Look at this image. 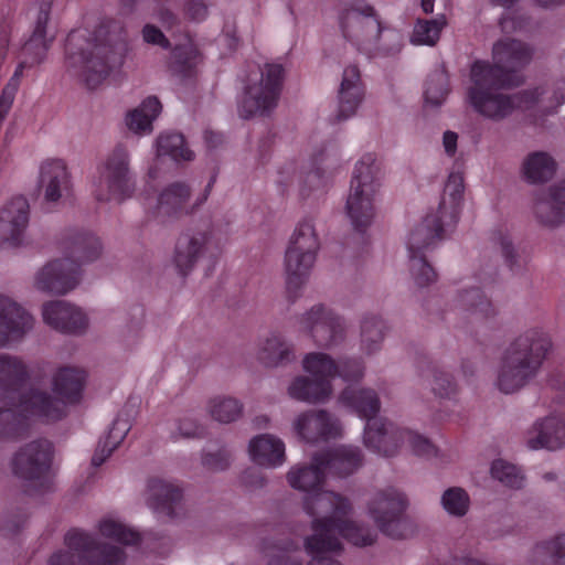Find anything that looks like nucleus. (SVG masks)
I'll return each mask as SVG.
<instances>
[{"label": "nucleus", "instance_id": "nucleus-46", "mask_svg": "<svg viewBox=\"0 0 565 565\" xmlns=\"http://www.w3.org/2000/svg\"><path fill=\"white\" fill-rule=\"evenodd\" d=\"M157 153L159 157L168 156L174 161H190L194 153L190 150L180 134H164L157 139Z\"/></svg>", "mask_w": 565, "mask_h": 565}, {"label": "nucleus", "instance_id": "nucleus-52", "mask_svg": "<svg viewBox=\"0 0 565 565\" xmlns=\"http://www.w3.org/2000/svg\"><path fill=\"white\" fill-rule=\"evenodd\" d=\"M409 271L418 288L427 287L437 280L436 271L420 255L409 257Z\"/></svg>", "mask_w": 565, "mask_h": 565}, {"label": "nucleus", "instance_id": "nucleus-59", "mask_svg": "<svg viewBox=\"0 0 565 565\" xmlns=\"http://www.w3.org/2000/svg\"><path fill=\"white\" fill-rule=\"evenodd\" d=\"M142 38H143L145 42L150 43V44H157V45H160L161 47H168V45H169V42L166 39V36L163 35V33L158 28H156L151 24L145 25V28L142 30Z\"/></svg>", "mask_w": 565, "mask_h": 565}, {"label": "nucleus", "instance_id": "nucleus-26", "mask_svg": "<svg viewBox=\"0 0 565 565\" xmlns=\"http://www.w3.org/2000/svg\"><path fill=\"white\" fill-rule=\"evenodd\" d=\"M493 65L490 66L494 73L504 78H511V73H516L532 58V51L522 42L515 40H501L493 45Z\"/></svg>", "mask_w": 565, "mask_h": 565}, {"label": "nucleus", "instance_id": "nucleus-50", "mask_svg": "<svg viewBox=\"0 0 565 565\" xmlns=\"http://www.w3.org/2000/svg\"><path fill=\"white\" fill-rule=\"evenodd\" d=\"M490 472L493 479L505 487L518 489L523 484L524 478L521 470L502 459L492 462Z\"/></svg>", "mask_w": 565, "mask_h": 565}, {"label": "nucleus", "instance_id": "nucleus-17", "mask_svg": "<svg viewBox=\"0 0 565 565\" xmlns=\"http://www.w3.org/2000/svg\"><path fill=\"white\" fill-rule=\"evenodd\" d=\"M49 20L50 7L49 4H41L38 9L32 34L22 47V60L8 83L9 87L14 86V90H18L25 70L33 68L45 61L46 53L54 40V35L47 31Z\"/></svg>", "mask_w": 565, "mask_h": 565}, {"label": "nucleus", "instance_id": "nucleus-12", "mask_svg": "<svg viewBox=\"0 0 565 565\" xmlns=\"http://www.w3.org/2000/svg\"><path fill=\"white\" fill-rule=\"evenodd\" d=\"M408 508L406 494L393 487L375 492L367 502V515L385 535L406 539L413 533L412 523L404 518Z\"/></svg>", "mask_w": 565, "mask_h": 565}, {"label": "nucleus", "instance_id": "nucleus-18", "mask_svg": "<svg viewBox=\"0 0 565 565\" xmlns=\"http://www.w3.org/2000/svg\"><path fill=\"white\" fill-rule=\"evenodd\" d=\"M53 446L41 439L23 446L12 459L13 473L23 480L47 479L51 472Z\"/></svg>", "mask_w": 565, "mask_h": 565}, {"label": "nucleus", "instance_id": "nucleus-5", "mask_svg": "<svg viewBox=\"0 0 565 565\" xmlns=\"http://www.w3.org/2000/svg\"><path fill=\"white\" fill-rule=\"evenodd\" d=\"M338 25L344 40L370 60L394 56L403 49L402 33L384 23L367 2L347 3L338 13Z\"/></svg>", "mask_w": 565, "mask_h": 565}, {"label": "nucleus", "instance_id": "nucleus-2", "mask_svg": "<svg viewBox=\"0 0 565 565\" xmlns=\"http://www.w3.org/2000/svg\"><path fill=\"white\" fill-rule=\"evenodd\" d=\"M128 52L122 25L105 19L90 35L85 31L68 35L66 66L72 75L95 87L125 64Z\"/></svg>", "mask_w": 565, "mask_h": 565}, {"label": "nucleus", "instance_id": "nucleus-6", "mask_svg": "<svg viewBox=\"0 0 565 565\" xmlns=\"http://www.w3.org/2000/svg\"><path fill=\"white\" fill-rule=\"evenodd\" d=\"M552 349L551 337L542 328L525 330L503 350L494 386L503 394L519 392L535 379Z\"/></svg>", "mask_w": 565, "mask_h": 565}, {"label": "nucleus", "instance_id": "nucleus-60", "mask_svg": "<svg viewBox=\"0 0 565 565\" xmlns=\"http://www.w3.org/2000/svg\"><path fill=\"white\" fill-rule=\"evenodd\" d=\"M186 13L194 21H201L207 15V7L201 0H191L186 4Z\"/></svg>", "mask_w": 565, "mask_h": 565}, {"label": "nucleus", "instance_id": "nucleus-49", "mask_svg": "<svg viewBox=\"0 0 565 565\" xmlns=\"http://www.w3.org/2000/svg\"><path fill=\"white\" fill-rule=\"evenodd\" d=\"M536 557L545 565H565V534H561L534 550Z\"/></svg>", "mask_w": 565, "mask_h": 565}, {"label": "nucleus", "instance_id": "nucleus-20", "mask_svg": "<svg viewBox=\"0 0 565 565\" xmlns=\"http://www.w3.org/2000/svg\"><path fill=\"white\" fill-rule=\"evenodd\" d=\"M295 435L306 444H317L342 435L340 420L324 409H311L298 414L292 420Z\"/></svg>", "mask_w": 565, "mask_h": 565}, {"label": "nucleus", "instance_id": "nucleus-32", "mask_svg": "<svg viewBox=\"0 0 565 565\" xmlns=\"http://www.w3.org/2000/svg\"><path fill=\"white\" fill-rule=\"evenodd\" d=\"M248 454L255 463L275 468L285 462V444L273 435H258L250 439Z\"/></svg>", "mask_w": 565, "mask_h": 565}, {"label": "nucleus", "instance_id": "nucleus-23", "mask_svg": "<svg viewBox=\"0 0 565 565\" xmlns=\"http://www.w3.org/2000/svg\"><path fill=\"white\" fill-rule=\"evenodd\" d=\"M42 318L50 328L66 334H82L88 328V318L78 307L53 300L42 307Z\"/></svg>", "mask_w": 565, "mask_h": 565}, {"label": "nucleus", "instance_id": "nucleus-10", "mask_svg": "<svg viewBox=\"0 0 565 565\" xmlns=\"http://www.w3.org/2000/svg\"><path fill=\"white\" fill-rule=\"evenodd\" d=\"M285 76L284 65L277 62L252 70L246 76L239 99V115L249 118L271 111L278 104Z\"/></svg>", "mask_w": 565, "mask_h": 565}, {"label": "nucleus", "instance_id": "nucleus-53", "mask_svg": "<svg viewBox=\"0 0 565 565\" xmlns=\"http://www.w3.org/2000/svg\"><path fill=\"white\" fill-rule=\"evenodd\" d=\"M426 381L434 394L439 397H450L457 392V385L447 372L433 370Z\"/></svg>", "mask_w": 565, "mask_h": 565}, {"label": "nucleus", "instance_id": "nucleus-55", "mask_svg": "<svg viewBox=\"0 0 565 565\" xmlns=\"http://www.w3.org/2000/svg\"><path fill=\"white\" fill-rule=\"evenodd\" d=\"M231 452L227 449H218L214 452H207L203 457V465L213 471L223 470L228 467Z\"/></svg>", "mask_w": 565, "mask_h": 565}, {"label": "nucleus", "instance_id": "nucleus-14", "mask_svg": "<svg viewBox=\"0 0 565 565\" xmlns=\"http://www.w3.org/2000/svg\"><path fill=\"white\" fill-rule=\"evenodd\" d=\"M223 248L222 239L212 226L182 233L174 245L171 264L181 276H188L205 257H214Z\"/></svg>", "mask_w": 565, "mask_h": 565}, {"label": "nucleus", "instance_id": "nucleus-43", "mask_svg": "<svg viewBox=\"0 0 565 565\" xmlns=\"http://www.w3.org/2000/svg\"><path fill=\"white\" fill-rule=\"evenodd\" d=\"M449 94L448 75L443 68L435 70L427 78L424 87V105L426 108H438Z\"/></svg>", "mask_w": 565, "mask_h": 565}, {"label": "nucleus", "instance_id": "nucleus-33", "mask_svg": "<svg viewBox=\"0 0 565 565\" xmlns=\"http://www.w3.org/2000/svg\"><path fill=\"white\" fill-rule=\"evenodd\" d=\"M330 477L344 478L359 469L362 456L358 447L339 446L324 454H320Z\"/></svg>", "mask_w": 565, "mask_h": 565}, {"label": "nucleus", "instance_id": "nucleus-37", "mask_svg": "<svg viewBox=\"0 0 565 565\" xmlns=\"http://www.w3.org/2000/svg\"><path fill=\"white\" fill-rule=\"evenodd\" d=\"M70 255L72 262L81 270V266L97 260L103 252L98 237L93 234L76 235L70 243Z\"/></svg>", "mask_w": 565, "mask_h": 565}, {"label": "nucleus", "instance_id": "nucleus-4", "mask_svg": "<svg viewBox=\"0 0 565 565\" xmlns=\"http://www.w3.org/2000/svg\"><path fill=\"white\" fill-rule=\"evenodd\" d=\"M340 403L366 420L363 443L371 451L393 457L398 454L402 445L417 456L435 454L433 444L425 437L396 427L382 417H376L380 411V401L376 393L370 388L347 387L339 397Z\"/></svg>", "mask_w": 565, "mask_h": 565}, {"label": "nucleus", "instance_id": "nucleus-27", "mask_svg": "<svg viewBox=\"0 0 565 565\" xmlns=\"http://www.w3.org/2000/svg\"><path fill=\"white\" fill-rule=\"evenodd\" d=\"M364 97L361 83L360 70L355 65H349L344 68L339 92L337 118L345 120L353 117Z\"/></svg>", "mask_w": 565, "mask_h": 565}, {"label": "nucleus", "instance_id": "nucleus-62", "mask_svg": "<svg viewBox=\"0 0 565 565\" xmlns=\"http://www.w3.org/2000/svg\"><path fill=\"white\" fill-rule=\"evenodd\" d=\"M268 565H300V563L291 559L288 555L281 554L274 556Z\"/></svg>", "mask_w": 565, "mask_h": 565}, {"label": "nucleus", "instance_id": "nucleus-56", "mask_svg": "<svg viewBox=\"0 0 565 565\" xmlns=\"http://www.w3.org/2000/svg\"><path fill=\"white\" fill-rule=\"evenodd\" d=\"M363 374L364 367L361 362L356 360H347L338 364L337 376L342 377L344 381H358L363 376Z\"/></svg>", "mask_w": 565, "mask_h": 565}, {"label": "nucleus", "instance_id": "nucleus-47", "mask_svg": "<svg viewBox=\"0 0 565 565\" xmlns=\"http://www.w3.org/2000/svg\"><path fill=\"white\" fill-rule=\"evenodd\" d=\"M129 430L126 422L116 420L108 435L98 443V446L92 458L95 467L100 466L124 440Z\"/></svg>", "mask_w": 565, "mask_h": 565}, {"label": "nucleus", "instance_id": "nucleus-30", "mask_svg": "<svg viewBox=\"0 0 565 565\" xmlns=\"http://www.w3.org/2000/svg\"><path fill=\"white\" fill-rule=\"evenodd\" d=\"M333 387L329 381L312 380L305 375H297L291 380L287 387V394L290 398L307 403L320 404L330 399Z\"/></svg>", "mask_w": 565, "mask_h": 565}, {"label": "nucleus", "instance_id": "nucleus-8", "mask_svg": "<svg viewBox=\"0 0 565 565\" xmlns=\"http://www.w3.org/2000/svg\"><path fill=\"white\" fill-rule=\"evenodd\" d=\"M383 173L375 154L365 153L355 163L345 202V213L353 227L363 231L376 215Z\"/></svg>", "mask_w": 565, "mask_h": 565}, {"label": "nucleus", "instance_id": "nucleus-15", "mask_svg": "<svg viewBox=\"0 0 565 565\" xmlns=\"http://www.w3.org/2000/svg\"><path fill=\"white\" fill-rule=\"evenodd\" d=\"M210 184L200 194L193 196L185 182H173L159 193L157 201L150 206L152 215L160 222L180 220L195 213L207 200Z\"/></svg>", "mask_w": 565, "mask_h": 565}, {"label": "nucleus", "instance_id": "nucleus-38", "mask_svg": "<svg viewBox=\"0 0 565 565\" xmlns=\"http://www.w3.org/2000/svg\"><path fill=\"white\" fill-rule=\"evenodd\" d=\"M244 406L235 397L217 395L206 404V412L210 417L220 424H231L238 420L243 415Z\"/></svg>", "mask_w": 565, "mask_h": 565}, {"label": "nucleus", "instance_id": "nucleus-35", "mask_svg": "<svg viewBox=\"0 0 565 565\" xmlns=\"http://www.w3.org/2000/svg\"><path fill=\"white\" fill-rule=\"evenodd\" d=\"M161 113V104L154 96H149L126 116L127 128L136 135L145 136L152 132V122Z\"/></svg>", "mask_w": 565, "mask_h": 565}, {"label": "nucleus", "instance_id": "nucleus-34", "mask_svg": "<svg viewBox=\"0 0 565 565\" xmlns=\"http://www.w3.org/2000/svg\"><path fill=\"white\" fill-rule=\"evenodd\" d=\"M463 190L462 177L456 173L450 174L437 211V215H439L440 220L447 225L454 226L458 220Z\"/></svg>", "mask_w": 565, "mask_h": 565}, {"label": "nucleus", "instance_id": "nucleus-57", "mask_svg": "<svg viewBox=\"0 0 565 565\" xmlns=\"http://www.w3.org/2000/svg\"><path fill=\"white\" fill-rule=\"evenodd\" d=\"M462 301L473 308L475 310L488 313V310L490 308V303L488 300L483 297L481 291L479 289H473L470 292H467Z\"/></svg>", "mask_w": 565, "mask_h": 565}, {"label": "nucleus", "instance_id": "nucleus-42", "mask_svg": "<svg viewBox=\"0 0 565 565\" xmlns=\"http://www.w3.org/2000/svg\"><path fill=\"white\" fill-rule=\"evenodd\" d=\"M302 370L315 380L329 381L337 376L338 364L327 353L310 352L301 361Z\"/></svg>", "mask_w": 565, "mask_h": 565}, {"label": "nucleus", "instance_id": "nucleus-9", "mask_svg": "<svg viewBox=\"0 0 565 565\" xmlns=\"http://www.w3.org/2000/svg\"><path fill=\"white\" fill-rule=\"evenodd\" d=\"M90 189L99 202L122 203L132 196L135 180L126 148L116 147L96 164L90 175Z\"/></svg>", "mask_w": 565, "mask_h": 565}, {"label": "nucleus", "instance_id": "nucleus-48", "mask_svg": "<svg viewBox=\"0 0 565 565\" xmlns=\"http://www.w3.org/2000/svg\"><path fill=\"white\" fill-rule=\"evenodd\" d=\"M99 533L105 539L124 545L136 544L139 541V534L117 520L106 518L99 522Z\"/></svg>", "mask_w": 565, "mask_h": 565}, {"label": "nucleus", "instance_id": "nucleus-44", "mask_svg": "<svg viewBox=\"0 0 565 565\" xmlns=\"http://www.w3.org/2000/svg\"><path fill=\"white\" fill-rule=\"evenodd\" d=\"M149 504L156 510H164L171 513V504L177 503L182 498L181 490L163 480H152L149 486Z\"/></svg>", "mask_w": 565, "mask_h": 565}, {"label": "nucleus", "instance_id": "nucleus-21", "mask_svg": "<svg viewBox=\"0 0 565 565\" xmlns=\"http://www.w3.org/2000/svg\"><path fill=\"white\" fill-rule=\"evenodd\" d=\"M525 445L531 450L556 451L565 447V417L551 412L539 417L525 433Z\"/></svg>", "mask_w": 565, "mask_h": 565}, {"label": "nucleus", "instance_id": "nucleus-58", "mask_svg": "<svg viewBox=\"0 0 565 565\" xmlns=\"http://www.w3.org/2000/svg\"><path fill=\"white\" fill-rule=\"evenodd\" d=\"M178 436L195 437L202 431L201 426L192 417H183L177 424Z\"/></svg>", "mask_w": 565, "mask_h": 565}, {"label": "nucleus", "instance_id": "nucleus-29", "mask_svg": "<svg viewBox=\"0 0 565 565\" xmlns=\"http://www.w3.org/2000/svg\"><path fill=\"white\" fill-rule=\"evenodd\" d=\"M36 379L34 367H29L19 358L10 355H0V387L4 390H23L22 395L33 385Z\"/></svg>", "mask_w": 565, "mask_h": 565}, {"label": "nucleus", "instance_id": "nucleus-11", "mask_svg": "<svg viewBox=\"0 0 565 565\" xmlns=\"http://www.w3.org/2000/svg\"><path fill=\"white\" fill-rule=\"evenodd\" d=\"M320 249V238L310 218L299 221L285 250V273L289 287L301 285L310 275Z\"/></svg>", "mask_w": 565, "mask_h": 565}, {"label": "nucleus", "instance_id": "nucleus-51", "mask_svg": "<svg viewBox=\"0 0 565 565\" xmlns=\"http://www.w3.org/2000/svg\"><path fill=\"white\" fill-rule=\"evenodd\" d=\"M441 504L448 514L463 516L469 510L470 499L463 489L450 488L444 492Z\"/></svg>", "mask_w": 565, "mask_h": 565}, {"label": "nucleus", "instance_id": "nucleus-3", "mask_svg": "<svg viewBox=\"0 0 565 565\" xmlns=\"http://www.w3.org/2000/svg\"><path fill=\"white\" fill-rule=\"evenodd\" d=\"M519 82V76L504 78L494 73L488 62L477 61L470 70L467 99L478 114L491 120H501L518 107L529 109L537 105L542 111L550 113L565 102L555 92L543 88L525 92L522 96H510L501 92L503 86L516 85Z\"/></svg>", "mask_w": 565, "mask_h": 565}, {"label": "nucleus", "instance_id": "nucleus-13", "mask_svg": "<svg viewBox=\"0 0 565 565\" xmlns=\"http://www.w3.org/2000/svg\"><path fill=\"white\" fill-rule=\"evenodd\" d=\"M67 550L53 554L49 565H119L122 551L114 545L96 544L88 534L73 530L65 537Z\"/></svg>", "mask_w": 565, "mask_h": 565}, {"label": "nucleus", "instance_id": "nucleus-31", "mask_svg": "<svg viewBox=\"0 0 565 565\" xmlns=\"http://www.w3.org/2000/svg\"><path fill=\"white\" fill-rule=\"evenodd\" d=\"M448 227H452V225H447L437 214L426 217L407 237L406 244L409 257L412 255H419L438 239H441Z\"/></svg>", "mask_w": 565, "mask_h": 565}, {"label": "nucleus", "instance_id": "nucleus-24", "mask_svg": "<svg viewBox=\"0 0 565 565\" xmlns=\"http://www.w3.org/2000/svg\"><path fill=\"white\" fill-rule=\"evenodd\" d=\"M34 326L33 317L9 297L0 295V347L22 339Z\"/></svg>", "mask_w": 565, "mask_h": 565}, {"label": "nucleus", "instance_id": "nucleus-16", "mask_svg": "<svg viewBox=\"0 0 565 565\" xmlns=\"http://www.w3.org/2000/svg\"><path fill=\"white\" fill-rule=\"evenodd\" d=\"M298 328L322 348L340 345L347 335L345 320L323 305H315L298 319Z\"/></svg>", "mask_w": 565, "mask_h": 565}, {"label": "nucleus", "instance_id": "nucleus-39", "mask_svg": "<svg viewBox=\"0 0 565 565\" xmlns=\"http://www.w3.org/2000/svg\"><path fill=\"white\" fill-rule=\"evenodd\" d=\"M447 23V18L444 14H439L431 20L417 19L414 23L409 42L413 45L435 46Z\"/></svg>", "mask_w": 565, "mask_h": 565}, {"label": "nucleus", "instance_id": "nucleus-45", "mask_svg": "<svg viewBox=\"0 0 565 565\" xmlns=\"http://www.w3.org/2000/svg\"><path fill=\"white\" fill-rule=\"evenodd\" d=\"M384 323L376 317H366L361 323L360 349L366 355L377 352L384 339Z\"/></svg>", "mask_w": 565, "mask_h": 565}, {"label": "nucleus", "instance_id": "nucleus-7", "mask_svg": "<svg viewBox=\"0 0 565 565\" xmlns=\"http://www.w3.org/2000/svg\"><path fill=\"white\" fill-rule=\"evenodd\" d=\"M86 377L87 374L82 367H57L51 377L53 396L36 386V377L33 385L21 395V412L47 422L61 419L66 407L81 399Z\"/></svg>", "mask_w": 565, "mask_h": 565}, {"label": "nucleus", "instance_id": "nucleus-19", "mask_svg": "<svg viewBox=\"0 0 565 565\" xmlns=\"http://www.w3.org/2000/svg\"><path fill=\"white\" fill-rule=\"evenodd\" d=\"M81 270L68 257L47 262L34 275L33 286L47 294L65 295L77 287Z\"/></svg>", "mask_w": 565, "mask_h": 565}, {"label": "nucleus", "instance_id": "nucleus-54", "mask_svg": "<svg viewBox=\"0 0 565 565\" xmlns=\"http://www.w3.org/2000/svg\"><path fill=\"white\" fill-rule=\"evenodd\" d=\"M175 58L174 71L183 73L186 70H191L199 62V54L192 43L188 42L182 46H178L173 51Z\"/></svg>", "mask_w": 565, "mask_h": 565}, {"label": "nucleus", "instance_id": "nucleus-28", "mask_svg": "<svg viewBox=\"0 0 565 565\" xmlns=\"http://www.w3.org/2000/svg\"><path fill=\"white\" fill-rule=\"evenodd\" d=\"M534 212L541 223L558 226L565 222V181L550 186L534 204Z\"/></svg>", "mask_w": 565, "mask_h": 565}, {"label": "nucleus", "instance_id": "nucleus-63", "mask_svg": "<svg viewBox=\"0 0 565 565\" xmlns=\"http://www.w3.org/2000/svg\"><path fill=\"white\" fill-rule=\"evenodd\" d=\"M204 139L211 147L216 146L221 141V137L212 131H206Z\"/></svg>", "mask_w": 565, "mask_h": 565}, {"label": "nucleus", "instance_id": "nucleus-64", "mask_svg": "<svg viewBox=\"0 0 565 565\" xmlns=\"http://www.w3.org/2000/svg\"><path fill=\"white\" fill-rule=\"evenodd\" d=\"M159 19L163 25L171 26L173 23L174 17L170 12L167 11V12H162L160 14Z\"/></svg>", "mask_w": 565, "mask_h": 565}, {"label": "nucleus", "instance_id": "nucleus-40", "mask_svg": "<svg viewBox=\"0 0 565 565\" xmlns=\"http://www.w3.org/2000/svg\"><path fill=\"white\" fill-rule=\"evenodd\" d=\"M555 172V161L545 152H534L529 154L522 164V173L530 183H542L553 177Z\"/></svg>", "mask_w": 565, "mask_h": 565}, {"label": "nucleus", "instance_id": "nucleus-36", "mask_svg": "<svg viewBox=\"0 0 565 565\" xmlns=\"http://www.w3.org/2000/svg\"><path fill=\"white\" fill-rule=\"evenodd\" d=\"M292 356L291 345L278 334L271 333L258 342L256 358L265 366L276 367Z\"/></svg>", "mask_w": 565, "mask_h": 565}, {"label": "nucleus", "instance_id": "nucleus-61", "mask_svg": "<svg viewBox=\"0 0 565 565\" xmlns=\"http://www.w3.org/2000/svg\"><path fill=\"white\" fill-rule=\"evenodd\" d=\"M458 135L447 130L443 136V147L447 156L454 157L457 152Z\"/></svg>", "mask_w": 565, "mask_h": 565}, {"label": "nucleus", "instance_id": "nucleus-1", "mask_svg": "<svg viewBox=\"0 0 565 565\" xmlns=\"http://www.w3.org/2000/svg\"><path fill=\"white\" fill-rule=\"evenodd\" d=\"M328 477L320 455H316L309 465L292 466L286 476L294 490L305 493L302 508L311 519L312 534L305 541L306 550L312 556L308 565H340L327 556L341 550L340 539L356 546L371 545L376 539L373 530L353 519V505L347 497L323 490Z\"/></svg>", "mask_w": 565, "mask_h": 565}, {"label": "nucleus", "instance_id": "nucleus-41", "mask_svg": "<svg viewBox=\"0 0 565 565\" xmlns=\"http://www.w3.org/2000/svg\"><path fill=\"white\" fill-rule=\"evenodd\" d=\"M21 395L19 399L9 408H0V438H17L25 429L26 422L35 419L38 416H31L22 413L20 409Z\"/></svg>", "mask_w": 565, "mask_h": 565}, {"label": "nucleus", "instance_id": "nucleus-22", "mask_svg": "<svg viewBox=\"0 0 565 565\" xmlns=\"http://www.w3.org/2000/svg\"><path fill=\"white\" fill-rule=\"evenodd\" d=\"M30 205L28 200L18 195L0 210V245H20L26 237Z\"/></svg>", "mask_w": 565, "mask_h": 565}, {"label": "nucleus", "instance_id": "nucleus-25", "mask_svg": "<svg viewBox=\"0 0 565 565\" xmlns=\"http://www.w3.org/2000/svg\"><path fill=\"white\" fill-rule=\"evenodd\" d=\"M39 188L46 202H57L71 189V172L63 159L44 160L39 170Z\"/></svg>", "mask_w": 565, "mask_h": 565}]
</instances>
